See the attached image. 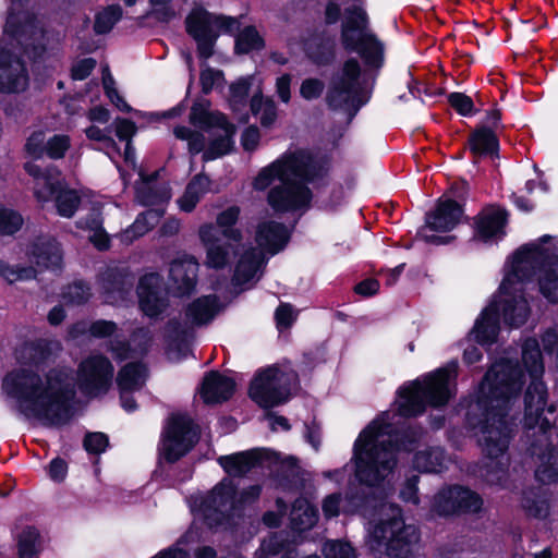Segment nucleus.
Returning <instances> with one entry per match:
<instances>
[{"instance_id":"obj_63","label":"nucleus","mask_w":558,"mask_h":558,"mask_svg":"<svg viewBox=\"0 0 558 558\" xmlns=\"http://www.w3.org/2000/svg\"><path fill=\"white\" fill-rule=\"evenodd\" d=\"M418 482L420 476L416 474H412L407 477L402 488L400 489V498L403 501L418 504Z\"/></svg>"},{"instance_id":"obj_14","label":"nucleus","mask_w":558,"mask_h":558,"mask_svg":"<svg viewBox=\"0 0 558 558\" xmlns=\"http://www.w3.org/2000/svg\"><path fill=\"white\" fill-rule=\"evenodd\" d=\"M113 373V365L107 356L87 357L78 365L77 387L89 399L105 396L112 386Z\"/></svg>"},{"instance_id":"obj_21","label":"nucleus","mask_w":558,"mask_h":558,"mask_svg":"<svg viewBox=\"0 0 558 558\" xmlns=\"http://www.w3.org/2000/svg\"><path fill=\"white\" fill-rule=\"evenodd\" d=\"M464 205L451 197L440 196L433 210L426 213V227L436 232H449L453 230L464 218Z\"/></svg>"},{"instance_id":"obj_12","label":"nucleus","mask_w":558,"mask_h":558,"mask_svg":"<svg viewBox=\"0 0 558 558\" xmlns=\"http://www.w3.org/2000/svg\"><path fill=\"white\" fill-rule=\"evenodd\" d=\"M305 178H294L293 174L287 177L280 184L272 186L267 195L268 205L275 213H294L306 211L313 201V192L308 187Z\"/></svg>"},{"instance_id":"obj_11","label":"nucleus","mask_w":558,"mask_h":558,"mask_svg":"<svg viewBox=\"0 0 558 558\" xmlns=\"http://www.w3.org/2000/svg\"><path fill=\"white\" fill-rule=\"evenodd\" d=\"M218 463L228 475L233 477H242L252 469L264 466L265 464H281L292 475L299 473V460L296 457L289 456L281 459L279 452L267 448H256L221 456L218 458Z\"/></svg>"},{"instance_id":"obj_33","label":"nucleus","mask_w":558,"mask_h":558,"mask_svg":"<svg viewBox=\"0 0 558 558\" xmlns=\"http://www.w3.org/2000/svg\"><path fill=\"white\" fill-rule=\"evenodd\" d=\"M148 376V367L142 361L129 362L123 365L117 375V385L120 392L140 390Z\"/></svg>"},{"instance_id":"obj_36","label":"nucleus","mask_w":558,"mask_h":558,"mask_svg":"<svg viewBox=\"0 0 558 558\" xmlns=\"http://www.w3.org/2000/svg\"><path fill=\"white\" fill-rule=\"evenodd\" d=\"M225 132V135H220L210 141L208 149L204 154L206 160H214L219 157L230 154L234 148L233 136L236 133V126L229 120H226L222 126H217Z\"/></svg>"},{"instance_id":"obj_37","label":"nucleus","mask_w":558,"mask_h":558,"mask_svg":"<svg viewBox=\"0 0 558 558\" xmlns=\"http://www.w3.org/2000/svg\"><path fill=\"white\" fill-rule=\"evenodd\" d=\"M265 47L266 41L254 25L243 27L234 37L233 50L238 56L262 51Z\"/></svg>"},{"instance_id":"obj_30","label":"nucleus","mask_w":558,"mask_h":558,"mask_svg":"<svg viewBox=\"0 0 558 558\" xmlns=\"http://www.w3.org/2000/svg\"><path fill=\"white\" fill-rule=\"evenodd\" d=\"M536 448V444H532V454H537L539 460L535 480L543 485L558 483V447L547 442L545 450L539 453Z\"/></svg>"},{"instance_id":"obj_3","label":"nucleus","mask_w":558,"mask_h":558,"mask_svg":"<svg viewBox=\"0 0 558 558\" xmlns=\"http://www.w3.org/2000/svg\"><path fill=\"white\" fill-rule=\"evenodd\" d=\"M1 388L23 414L49 426L66 425L75 414L76 385L64 368H50L43 378L32 368L16 367L4 375Z\"/></svg>"},{"instance_id":"obj_18","label":"nucleus","mask_w":558,"mask_h":558,"mask_svg":"<svg viewBox=\"0 0 558 558\" xmlns=\"http://www.w3.org/2000/svg\"><path fill=\"white\" fill-rule=\"evenodd\" d=\"M135 283V275L129 266L109 265L99 275V284L110 304L129 300Z\"/></svg>"},{"instance_id":"obj_1","label":"nucleus","mask_w":558,"mask_h":558,"mask_svg":"<svg viewBox=\"0 0 558 558\" xmlns=\"http://www.w3.org/2000/svg\"><path fill=\"white\" fill-rule=\"evenodd\" d=\"M545 365L539 342L534 337L526 338L521 348V361L501 357L494 362L472 392L461 397L457 412L463 414L464 426L478 430V444L484 456L490 460L502 457L511 440L508 422L512 407L523 395V426L526 429L539 428L545 436L557 418V405L548 403V391L543 380Z\"/></svg>"},{"instance_id":"obj_31","label":"nucleus","mask_w":558,"mask_h":558,"mask_svg":"<svg viewBox=\"0 0 558 558\" xmlns=\"http://www.w3.org/2000/svg\"><path fill=\"white\" fill-rule=\"evenodd\" d=\"M305 54L316 66H330L337 58L336 41L329 36H316L305 45Z\"/></svg>"},{"instance_id":"obj_39","label":"nucleus","mask_w":558,"mask_h":558,"mask_svg":"<svg viewBox=\"0 0 558 558\" xmlns=\"http://www.w3.org/2000/svg\"><path fill=\"white\" fill-rule=\"evenodd\" d=\"M376 486H365L351 488L345 496L350 511L366 510L374 507L377 501V495L374 490Z\"/></svg>"},{"instance_id":"obj_22","label":"nucleus","mask_w":558,"mask_h":558,"mask_svg":"<svg viewBox=\"0 0 558 558\" xmlns=\"http://www.w3.org/2000/svg\"><path fill=\"white\" fill-rule=\"evenodd\" d=\"M35 196L45 202L53 198L58 215L64 218H72L81 204V197L75 190L64 186L62 181L52 178H47L43 190L36 191Z\"/></svg>"},{"instance_id":"obj_24","label":"nucleus","mask_w":558,"mask_h":558,"mask_svg":"<svg viewBox=\"0 0 558 558\" xmlns=\"http://www.w3.org/2000/svg\"><path fill=\"white\" fill-rule=\"evenodd\" d=\"M372 422H377L378 429L385 432L380 434V437L388 436L387 439L378 441L376 440V444L378 445L381 450H384L389 457H390V463L397 464V453L402 450H408L410 446H412L416 439H415V433L412 428H397L391 423L386 422L385 420L375 418Z\"/></svg>"},{"instance_id":"obj_6","label":"nucleus","mask_w":558,"mask_h":558,"mask_svg":"<svg viewBox=\"0 0 558 558\" xmlns=\"http://www.w3.org/2000/svg\"><path fill=\"white\" fill-rule=\"evenodd\" d=\"M378 426L377 422H371L354 441L355 477L361 485L377 487L397 466L389 462L390 457L376 444L384 433Z\"/></svg>"},{"instance_id":"obj_23","label":"nucleus","mask_w":558,"mask_h":558,"mask_svg":"<svg viewBox=\"0 0 558 558\" xmlns=\"http://www.w3.org/2000/svg\"><path fill=\"white\" fill-rule=\"evenodd\" d=\"M235 389L236 383L232 377L213 369L205 373L199 387V396L207 405L221 404L233 397Z\"/></svg>"},{"instance_id":"obj_59","label":"nucleus","mask_w":558,"mask_h":558,"mask_svg":"<svg viewBox=\"0 0 558 558\" xmlns=\"http://www.w3.org/2000/svg\"><path fill=\"white\" fill-rule=\"evenodd\" d=\"M159 215L156 211L149 210L147 213L140 214L132 225V231L134 236H142L154 228L155 221H157Z\"/></svg>"},{"instance_id":"obj_8","label":"nucleus","mask_w":558,"mask_h":558,"mask_svg":"<svg viewBox=\"0 0 558 558\" xmlns=\"http://www.w3.org/2000/svg\"><path fill=\"white\" fill-rule=\"evenodd\" d=\"M240 27L238 17L215 14L204 8L193 9L185 17V31L196 43L197 57L204 61L214 56L220 33L234 35Z\"/></svg>"},{"instance_id":"obj_38","label":"nucleus","mask_w":558,"mask_h":558,"mask_svg":"<svg viewBox=\"0 0 558 558\" xmlns=\"http://www.w3.org/2000/svg\"><path fill=\"white\" fill-rule=\"evenodd\" d=\"M263 264L260 255L253 250L246 251L235 265L232 282L234 286H243L250 282Z\"/></svg>"},{"instance_id":"obj_55","label":"nucleus","mask_w":558,"mask_h":558,"mask_svg":"<svg viewBox=\"0 0 558 558\" xmlns=\"http://www.w3.org/2000/svg\"><path fill=\"white\" fill-rule=\"evenodd\" d=\"M206 264L214 269H223L228 265L229 248L220 243L206 247Z\"/></svg>"},{"instance_id":"obj_27","label":"nucleus","mask_w":558,"mask_h":558,"mask_svg":"<svg viewBox=\"0 0 558 558\" xmlns=\"http://www.w3.org/2000/svg\"><path fill=\"white\" fill-rule=\"evenodd\" d=\"M197 271L198 263L195 257L185 255L170 263L169 280L180 295H190L196 287Z\"/></svg>"},{"instance_id":"obj_54","label":"nucleus","mask_w":558,"mask_h":558,"mask_svg":"<svg viewBox=\"0 0 558 558\" xmlns=\"http://www.w3.org/2000/svg\"><path fill=\"white\" fill-rule=\"evenodd\" d=\"M109 446V437L101 432H88L83 439V448L89 454H100Z\"/></svg>"},{"instance_id":"obj_56","label":"nucleus","mask_w":558,"mask_h":558,"mask_svg":"<svg viewBox=\"0 0 558 558\" xmlns=\"http://www.w3.org/2000/svg\"><path fill=\"white\" fill-rule=\"evenodd\" d=\"M252 87L251 77H240L229 86L230 102L245 105Z\"/></svg>"},{"instance_id":"obj_51","label":"nucleus","mask_w":558,"mask_h":558,"mask_svg":"<svg viewBox=\"0 0 558 558\" xmlns=\"http://www.w3.org/2000/svg\"><path fill=\"white\" fill-rule=\"evenodd\" d=\"M90 295V287L83 280L74 281L69 284L63 292V298L69 303L75 305L85 304L89 300Z\"/></svg>"},{"instance_id":"obj_45","label":"nucleus","mask_w":558,"mask_h":558,"mask_svg":"<svg viewBox=\"0 0 558 558\" xmlns=\"http://www.w3.org/2000/svg\"><path fill=\"white\" fill-rule=\"evenodd\" d=\"M39 532L35 526H26L17 538V558H35L38 555L36 543Z\"/></svg>"},{"instance_id":"obj_44","label":"nucleus","mask_w":558,"mask_h":558,"mask_svg":"<svg viewBox=\"0 0 558 558\" xmlns=\"http://www.w3.org/2000/svg\"><path fill=\"white\" fill-rule=\"evenodd\" d=\"M24 225V218L17 210L0 204V235L11 236Z\"/></svg>"},{"instance_id":"obj_57","label":"nucleus","mask_w":558,"mask_h":558,"mask_svg":"<svg viewBox=\"0 0 558 558\" xmlns=\"http://www.w3.org/2000/svg\"><path fill=\"white\" fill-rule=\"evenodd\" d=\"M87 331L95 339L111 338L118 331V325L113 320L97 319L89 324Z\"/></svg>"},{"instance_id":"obj_35","label":"nucleus","mask_w":558,"mask_h":558,"mask_svg":"<svg viewBox=\"0 0 558 558\" xmlns=\"http://www.w3.org/2000/svg\"><path fill=\"white\" fill-rule=\"evenodd\" d=\"M138 331L142 332V337L135 348H133L130 341L125 339L114 338L110 340V352L116 361L123 362L134 357L136 353L141 355H146L148 353L150 348V337H148V335L142 329Z\"/></svg>"},{"instance_id":"obj_47","label":"nucleus","mask_w":558,"mask_h":558,"mask_svg":"<svg viewBox=\"0 0 558 558\" xmlns=\"http://www.w3.org/2000/svg\"><path fill=\"white\" fill-rule=\"evenodd\" d=\"M236 496V485L231 480H222L219 482L205 498H213L215 505L227 507L230 505L232 510V502Z\"/></svg>"},{"instance_id":"obj_41","label":"nucleus","mask_w":558,"mask_h":558,"mask_svg":"<svg viewBox=\"0 0 558 558\" xmlns=\"http://www.w3.org/2000/svg\"><path fill=\"white\" fill-rule=\"evenodd\" d=\"M123 10L119 4H110L95 15L93 29L96 35L111 32L113 26L122 19Z\"/></svg>"},{"instance_id":"obj_48","label":"nucleus","mask_w":558,"mask_h":558,"mask_svg":"<svg viewBox=\"0 0 558 558\" xmlns=\"http://www.w3.org/2000/svg\"><path fill=\"white\" fill-rule=\"evenodd\" d=\"M447 101L450 107L461 117H473L480 112L474 100L464 93L452 92L448 94Z\"/></svg>"},{"instance_id":"obj_26","label":"nucleus","mask_w":558,"mask_h":558,"mask_svg":"<svg viewBox=\"0 0 558 558\" xmlns=\"http://www.w3.org/2000/svg\"><path fill=\"white\" fill-rule=\"evenodd\" d=\"M465 147L472 154L474 161L477 159L499 157L500 141L497 132L488 125H475L470 132Z\"/></svg>"},{"instance_id":"obj_60","label":"nucleus","mask_w":558,"mask_h":558,"mask_svg":"<svg viewBox=\"0 0 558 558\" xmlns=\"http://www.w3.org/2000/svg\"><path fill=\"white\" fill-rule=\"evenodd\" d=\"M325 84L316 77L305 78L300 86V95L305 100H314L322 96Z\"/></svg>"},{"instance_id":"obj_28","label":"nucleus","mask_w":558,"mask_h":558,"mask_svg":"<svg viewBox=\"0 0 558 558\" xmlns=\"http://www.w3.org/2000/svg\"><path fill=\"white\" fill-rule=\"evenodd\" d=\"M31 256L35 264L52 271L61 270L63 266V252L54 238H38L31 246Z\"/></svg>"},{"instance_id":"obj_40","label":"nucleus","mask_w":558,"mask_h":558,"mask_svg":"<svg viewBox=\"0 0 558 558\" xmlns=\"http://www.w3.org/2000/svg\"><path fill=\"white\" fill-rule=\"evenodd\" d=\"M239 216L240 208L233 205L219 213L216 218L217 226L222 229V235L234 242H240L242 240L241 230L234 228L239 220Z\"/></svg>"},{"instance_id":"obj_25","label":"nucleus","mask_w":558,"mask_h":558,"mask_svg":"<svg viewBox=\"0 0 558 558\" xmlns=\"http://www.w3.org/2000/svg\"><path fill=\"white\" fill-rule=\"evenodd\" d=\"M291 235L292 229L283 222L267 220L258 225L255 241L258 246L274 256L287 247Z\"/></svg>"},{"instance_id":"obj_32","label":"nucleus","mask_w":558,"mask_h":558,"mask_svg":"<svg viewBox=\"0 0 558 558\" xmlns=\"http://www.w3.org/2000/svg\"><path fill=\"white\" fill-rule=\"evenodd\" d=\"M209 107L210 101L208 99H196L190 110V123L205 131L222 126L226 120H228L227 116L220 111H210Z\"/></svg>"},{"instance_id":"obj_9","label":"nucleus","mask_w":558,"mask_h":558,"mask_svg":"<svg viewBox=\"0 0 558 558\" xmlns=\"http://www.w3.org/2000/svg\"><path fill=\"white\" fill-rule=\"evenodd\" d=\"M201 428L187 414L173 413L162 432V457L173 464L186 456L199 441Z\"/></svg>"},{"instance_id":"obj_58","label":"nucleus","mask_w":558,"mask_h":558,"mask_svg":"<svg viewBox=\"0 0 558 558\" xmlns=\"http://www.w3.org/2000/svg\"><path fill=\"white\" fill-rule=\"evenodd\" d=\"M326 558H356L355 550L349 542L332 541L325 546Z\"/></svg>"},{"instance_id":"obj_5","label":"nucleus","mask_w":558,"mask_h":558,"mask_svg":"<svg viewBox=\"0 0 558 558\" xmlns=\"http://www.w3.org/2000/svg\"><path fill=\"white\" fill-rule=\"evenodd\" d=\"M330 170L327 156H316L308 149L299 148L284 154L269 166L263 168L254 179V187L266 190L275 180L281 182L287 174L294 178H305L307 181H317L326 178Z\"/></svg>"},{"instance_id":"obj_50","label":"nucleus","mask_w":558,"mask_h":558,"mask_svg":"<svg viewBox=\"0 0 558 558\" xmlns=\"http://www.w3.org/2000/svg\"><path fill=\"white\" fill-rule=\"evenodd\" d=\"M522 507L529 517L544 519L548 514L547 501L535 494H523Z\"/></svg>"},{"instance_id":"obj_43","label":"nucleus","mask_w":558,"mask_h":558,"mask_svg":"<svg viewBox=\"0 0 558 558\" xmlns=\"http://www.w3.org/2000/svg\"><path fill=\"white\" fill-rule=\"evenodd\" d=\"M539 291L550 303H558V257L538 278Z\"/></svg>"},{"instance_id":"obj_19","label":"nucleus","mask_w":558,"mask_h":558,"mask_svg":"<svg viewBox=\"0 0 558 558\" xmlns=\"http://www.w3.org/2000/svg\"><path fill=\"white\" fill-rule=\"evenodd\" d=\"M136 293L140 310L149 318H157L168 306L162 293V277L158 272H147L140 277Z\"/></svg>"},{"instance_id":"obj_20","label":"nucleus","mask_w":558,"mask_h":558,"mask_svg":"<svg viewBox=\"0 0 558 558\" xmlns=\"http://www.w3.org/2000/svg\"><path fill=\"white\" fill-rule=\"evenodd\" d=\"M28 83L25 63L11 50L0 47V93H22L28 87Z\"/></svg>"},{"instance_id":"obj_16","label":"nucleus","mask_w":558,"mask_h":558,"mask_svg":"<svg viewBox=\"0 0 558 558\" xmlns=\"http://www.w3.org/2000/svg\"><path fill=\"white\" fill-rule=\"evenodd\" d=\"M555 257L558 255L541 244H524L512 255L511 275L518 281H531L536 275L541 276L550 268Z\"/></svg>"},{"instance_id":"obj_61","label":"nucleus","mask_w":558,"mask_h":558,"mask_svg":"<svg viewBox=\"0 0 558 558\" xmlns=\"http://www.w3.org/2000/svg\"><path fill=\"white\" fill-rule=\"evenodd\" d=\"M97 65V61L92 58H84L74 63L71 68V78L73 81H84L94 71Z\"/></svg>"},{"instance_id":"obj_13","label":"nucleus","mask_w":558,"mask_h":558,"mask_svg":"<svg viewBox=\"0 0 558 558\" xmlns=\"http://www.w3.org/2000/svg\"><path fill=\"white\" fill-rule=\"evenodd\" d=\"M435 507L444 517L476 515L484 510V499L468 486L451 484L437 493Z\"/></svg>"},{"instance_id":"obj_49","label":"nucleus","mask_w":558,"mask_h":558,"mask_svg":"<svg viewBox=\"0 0 558 558\" xmlns=\"http://www.w3.org/2000/svg\"><path fill=\"white\" fill-rule=\"evenodd\" d=\"M34 276L35 269L31 266H11L9 263L0 259V277L8 283L32 279Z\"/></svg>"},{"instance_id":"obj_42","label":"nucleus","mask_w":558,"mask_h":558,"mask_svg":"<svg viewBox=\"0 0 558 558\" xmlns=\"http://www.w3.org/2000/svg\"><path fill=\"white\" fill-rule=\"evenodd\" d=\"M221 506L215 505L213 498H203L201 501V510L203 512L204 522L209 529H218L227 525L231 520V513L223 511Z\"/></svg>"},{"instance_id":"obj_62","label":"nucleus","mask_w":558,"mask_h":558,"mask_svg":"<svg viewBox=\"0 0 558 558\" xmlns=\"http://www.w3.org/2000/svg\"><path fill=\"white\" fill-rule=\"evenodd\" d=\"M114 124L116 136L121 142H131L133 136L137 132V126L135 122L130 119L117 117L114 120Z\"/></svg>"},{"instance_id":"obj_64","label":"nucleus","mask_w":558,"mask_h":558,"mask_svg":"<svg viewBox=\"0 0 558 558\" xmlns=\"http://www.w3.org/2000/svg\"><path fill=\"white\" fill-rule=\"evenodd\" d=\"M46 145H44V134L41 132H33L25 143V151L34 159H39L44 156Z\"/></svg>"},{"instance_id":"obj_15","label":"nucleus","mask_w":558,"mask_h":558,"mask_svg":"<svg viewBox=\"0 0 558 558\" xmlns=\"http://www.w3.org/2000/svg\"><path fill=\"white\" fill-rule=\"evenodd\" d=\"M510 214L499 204H486L472 218V240L484 244H494L502 241L507 235V226Z\"/></svg>"},{"instance_id":"obj_10","label":"nucleus","mask_w":558,"mask_h":558,"mask_svg":"<svg viewBox=\"0 0 558 558\" xmlns=\"http://www.w3.org/2000/svg\"><path fill=\"white\" fill-rule=\"evenodd\" d=\"M374 537L378 545L385 546V554L389 558H409L420 541V531L413 524H405L399 509L398 515L379 521Z\"/></svg>"},{"instance_id":"obj_4","label":"nucleus","mask_w":558,"mask_h":558,"mask_svg":"<svg viewBox=\"0 0 558 558\" xmlns=\"http://www.w3.org/2000/svg\"><path fill=\"white\" fill-rule=\"evenodd\" d=\"M458 362L450 361L421 378L403 384L397 390L400 398L397 413L404 418H413L425 413L427 407L441 408L453 398L451 383L456 381Z\"/></svg>"},{"instance_id":"obj_52","label":"nucleus","mask_w":558,"mask_h":558,"mask_svg":"<svg viewBox=\"0 0 558 558\" xmlns=\"http://www.w3.org/2000/svg\"><path fill=\"white\" fill-rule=\"evenodd\" d=\"M262 494V486L259 484L251 485L243 488L240 493L236 490L235 499L232 502L233 512H242L247 506L256 502Z\"/></svg>"},{"instance_id":"obj_2","label":"nucleus","mask_w":558,"mask_h":558,"mask_svg":"<svg viewBox=\"0 0 558 558\" xmlns=\"http://www.w3.org/2000/svg\"><path fill=\"white\" fill-rule=\"evenodd\" d=\"M341 21L339 41L347 53H357L365 71L362 77V68L359 60L349 57L342 63L339 73L330 81L326 94V104L331 110L344 107L355 114L371 98V90L366 88V75L371 72L378 74L385 64V46L375 33L371 31V20L367 11L360 4H351L343 10L340 3L328 0L324 8V23L327 26L336 25ZM376 76H374L375 81Z\"/></svg>"},{"instance_id":"obj_29","label":"nucleus","mask_w":558,"mask_h":558,"mask_svg":"<svg viewBox=\"0 0 558 558\" xmlns=\"http://www.w3.org/2000/svg\"><path fill=\"white\" fill-rule=\"evenodd\" d=\"M221 310L217 294L202 295L187 304L184 316L192 325L201 327L208 325Z\"/></svg>"},{"instance_id":"obj_34","label":"nucleus","mask_w":558,"mask_h":558,"mask_svg":"<svg viewBox=\"0 0 558 558\" xmlns=\"http://www.w3.org/2000/svg\"><path fill=\"white\" fill-rule=\"evenodd\" d=\"M446 451L441 447H428L413 457V468L421 473L439 474L447 470Z\"/></svg>"},{"instance_id":"obj_53","label":"nucleus","mask_w":558,"mask_h":558,"mask_svg":"<svg viewBox=\"0 0 558 558\" xmlns=\"http://www.w3.org/2000/svg\"><path fill=\"white\" fill-rule=\"evenodd\" d=\"M70 146L71 141L68 135L56 134L47 141L45 153L50 159L58 160L65 156Z\"/></svg>"},{"instance_id":"obj_46","label":"nucleus","mask_w":558,"mask_h":558,"mask_svg":"<svg viewBox=\"0 0 558 558\" xmlns=\"http://www.w3.org/2000/svg\"><path fill=\"white\" fill-rule=\"evenodd\" d=\"M134 190L137 202L146 207L162 204L169 198L165 190L150 184L136 183Z\"/></svg>"},{"instance_id":"obj_7","label":"nucleus","mask_w":558,"mask_h":558,"mask_svg":"<svg viewBox=\"0 0 558 558\" xmlns=\"http://www.w3.org/2000/svg\"><path fill=\"white\" fill-rule=\"evenodd\" d=\"M530 312V305L523 293L505 298L501 308L497 302H492L475 320L472 329L475 342L481 345L494 344L500 331V316L509 327L519 328L526 323Z\"/></svg>"},{"instance_id":"obj_17","label":"nucleus","mask_w":558,"mask_h":558,"mask_svg":"<svg viewBox=\"0 0 558 558\" xmlns=\"http://www.w3.org/2000/svg\"><path fill=\"white\" fill-rule=\"evenodd\" d=\"M279 368L269 366L256 372L248 386V397L262 409L268 410L283 404L288 396L276 385Z\"/></svg>"}]
</instances>
